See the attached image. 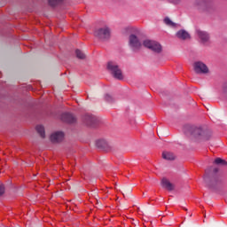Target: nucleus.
Wrapping results in <instances>:
<instances>
[{"label":"nucleus","mask_w":227,"mask_h":227,"mask_svg":"<svg viewBox=\"0 0 227 227\" xmlns=\"http://www.w3.org/2000/svg\"><path fill=\"white\" fill-rule=\"evenodd\" d=\"M193 6L200 13L206 15H212L215 12V5L212 0H194Z\"/></svg>","instance_id":"obj_1"},{"label":"nucleus","mask_w":227,"mask_h":227,"mask_svg":"<svg viewBox=\"0 0 227 227\" xmlns=\"http://www.w3.org/2000/svg\"><path fill=\"white\" fill-rule=\"evenodd\" d=\"M191 134L200 141H208L212 137V131L194 126L191 128Z\"/></svg>","instance_id":"obj_2"},{"label":"nucleus","mask_w":227,"mask_h":227,"mask_svg":"<svg viewBox=\"0 0 227 227\" xmlns=\"http://www.w3.org/2000/svg\"><path fill=\"white\" fill-rule=\"evenodd\" d=\"M128 45L133 52H137V51H141V47H143V43H141V40H139V37L137 35L131 34L129 36V42Z\"/></svg>","instance_id":"obj_3"},{"label":"nucleus","mask_w":227,"mask_h":227,"mask_svg":"<svg viewBox=\"0 0 227 227\" xmlns=\"http://www.w3.org/2000/svg\"><path fill=\"white\" fill-rule=\"evenodd\" d=\"M143 45L156 54H160V52H162V45H160L157 41L146 39L143 42Z\"/></svg>","instance_id":"obj_4"},{"label":"nucleus","mask_w":227,"mask_h":227,"mask_svg":"<svg viewBox=\"0 0 227 227\" xmlns=\"http://www.w3.org/2000/svg\"><path fill=\"white\" fill-rule=\"evenodd\" d=\"M94 35L99 40H103L106 42V40H109L111 38V28L109 27H103L101 28H98Z\"/></svg>","instance_id":"obj_5"},{"label":"nucleus","mask_w":227,"mask_h":227,"mask_svg":"<svg viewBox=\"0 0 227 227\" xmlns=\"http://www.w3.org/2000/svg\"><path fill=\"white\" fill-rule=\"evenodd\" d=\"M107 68L109 72H111L112 75L114 79H118V81H122L123 74L121 73V69L116 65L114 62H109L107 64Z\"/></svg>","instance_id":"obj_6"},{"label":"nucleus","mask_w":227,"mask_h":227,"mask_svg":"<svg viewBox=\"0 0 227 227\" xmlns=\"http://www.w3.org/2000/svg\"><path fill=\"white\" fill-rule=\"evenodd\" d=\"M196 35L200 40L202 45H208V43H210V34L208 32L201 29H197Z\"/></svg>","instance_id":"obj_7"},{"label":"nucleus","mask_w":227,"mask_h":227,"mask_svg":"<svg viewBox=\"0 0 227 227\" xmlns=\"http://www.w3.org/2000/svg\"><path fill=\"white\" fill-rule=\"evenodd\" d=\"M195 74H208V67L201 61L195 62L193 65Z\"/></svg>","instance_id":"obj_8"},{"label":"nucleus","mask_w":227,"mask_h":227,"mask_svg":"<svg viewBox=\"0 0 227 227\" xmlns=\"http://www.w3.org/2000/svg\"><path fill=\"white\" fill-rule=\"evenodd\" d=\"M82 121L85 125L91 127L95 125V123H97V117L92 114H87L83 116Z\"/></svg>","instance_id":"obj_9"},{"label":"nucleus","mask_w":227,"mask_h":227,"mask_svg":"<svg viewBox=\"0 0 227 227\" xmlns=\"http://www.w3.org/2000/svg\"><path fill=\"white\" fill-rule=\"evenodd\" d=\"M65 138V133L62 131H56L51 134V143H61V141Z\"/></svg>","instance_id":"obj_10"},{"label":"nucleus","mask_w":227,"mask_h":227,"mask_svg":"<svg viewBox=\"0 0 227 227\" xmlns=\"http://www.w3.org/2000/svg\"><path fill=\"white\" fill-rule=\"evenodd\" d=\"M61 120L66 121V123H75L77 121V119L75 118V116L68 113L63 114L61 115Z\"/></svg>","instance_id":"obj_11"},{"label":"nucleus","mask_w":227,"mask_h":227,"mask_svg":"<svg viewBox=\"0 0 227 227\" xmlns=\"http://www.w3.org/2000/svg\"><path fill=\"white\" fill-rule=\"evenodd\" d=\"M176 36L179 38V40H189L191 38V35H189V32L184 29L177 31Z\"/></svg>","instance_id":"obj_12"},{"label":"nucleus","mask_w":227,"mask_h":227,"mask_svg":"<svg viewBox=\"0 0 227 227\" xmlns=\"http://www.w3.org/2000/svg\"><path fill=\"white\" fill-rule=\"evenodd\" d=\"M161 187L167 189V191H175V184H171V182L166 178L161 180Z\"/></svg>","instance_id":"obj_13"},{"label":"nucleus","mask_w":227,"mask_h":227,"mask_svg":"<svg viewBox=\"0 0 227 227\" xmlns=\"http://www.w3.org/2000/svg\"><path fill=\"white\" fill-rule=\"evenodd\" d=\"M162 159H165V160H175V154L169 152H163Z\"/></svg>","instance_id":"obj_14"},{"label":"nucleus","mask_w":227,"mask_h":227,"mask_svg":"<svg viewBox=\"0 0 227 227\" xmlns=\"http://www.w3.org/2000/svg\"><path fill=\"white\" fill-rule=\"evenodd\" d=\"M163 22L166 26H168V27H176V23L173 22L168 17H166Z\"/></svg>","instance_id":"obj_15"},{"label":"nucleus","mask_w":227,"mask_h":227,"mask_svg":"<svg viewBox=\"0 0 227 227\" xmlns=\"http://www.w3.org/2000/svg\"><path fill=\"white\" fill-rule=\"evenodd\" d=\"M36 131L42 137H45V129L42 125L36 126Z\"/></svg>","instance_id":"obj_16"},{"label":"nucleus","mask_w":227,"mask_h":227,"mask_svg":"<svg viewBox=\"0 0 227 227\" xmlns=\"http://www.w3.org/2000/svg\"><path fill=\"white\" fill-rule=\"evenodd\" d=\"M75 54L76 58H78L79 59H84V58H86V55L82 51H81V50H76Z\"/></svg>","instance_id":"obj_17"},{"label":"nucleus","mask_w":227,"mask_h":227,"mask_svg":"<svg viewBox=\"0 0 227 227\" xmlns=\"http://www.w3.org/2000/svg\"><path fill=\"white\" fill-rule=\"evenodd\" d=\"M215 164H220L222 166H227V161L223 160V159H221V158H216L215 160Z\"/></svg>","instance_id":"obj_18"},{"label":"nucleus","mask_w":227,"mask_h":227,"mask_svg":"<svg viewBox=\"0 0 227 227\" xmlns=\"http://www.w3.org/2000/svg\"><path fill=\"white\" fill-rule=\"evenodd\" d=\"M61 1H63V0H48V3L50 4V6H56L58 4H59V3H61Z\"/></svg>","instance_id":"obj_19"},{"label":"nucleus","mask_w":227,"mask_h":227,"mask_svg":"<svg viewBox=\"0 0 227 227\" xmlns=\"http://www.w3.org/2000/svg\"><path fill=\"white\" fill-rule=\"evenodd\" d=\"M171 4L178 5L184 3V0H168Z\"/></svg>","instance_id":"obj_20"},{"label":"nucleus","mask_w":227,"mask_h":227,"mask_svg":"<svg viewBox=\"0 0 227 227\" xmlns=\"http://www.w3.org/2000/svg\"><path fill=\"white\" fill-rule=\"evenodd\" d=\"M204 181L206 182L207 187H212V184H210V176H205Z\"/></svg>","instance_id":"obj_21"},{"label":"nucleus","mask_w":227,"mask_h":227,"mask_svg":"<svg viewBox=\"0 0 227 227\" xmlns=\"http://www.w3.org/2000/svg\"><path fill=\"white\" fill-rule=\"evenodd\" d=\"M105 98L107 102H114V98L111 94H106Z\"/></svg>","instance_id":"obj_22"},{"label":"nucleus","mask_w":227,"mask_h":227,"mask_svg":"<svg viewBox=\"0 0 227 227\" xmlns=\"http://www.w3.org/2000/svg\"><path fill=\"white\" fill-rule=\"evenodd\" d=\"M123 196H128V194H130L132 192V189L130 188H123L122 189Z\"/></svg>","instance_id":"obj_23"},{"label":"nucleus","mask_w":227,"mask_h":227,"mask_svg":"<svg viewBox=\"0 0 227 227\" xmlns=\"http://www.w3.org/2000/svg\"><path fill=\"white\" fill-rule=\"evenodd\" d=\"M3 194H4V186L0 185V196H3Z\"/></svg>","instance_id":"obj_24"},{"label":"nucleus","mask_w":227,"mask_h":227,"mask_svg":"<svg viewBox=\"0 0 227 227\" xmlns=\"http://www.w3.org/2000/svg\"><path fill=\"white\" fill-rule=\"evenodd\" d=\"M102 145H104V140H99V141L97 142V146L102 147V146H104Z\"/></svg>","instance_id":"obj_25"},{"label":"nucleus","mask_w":227,"mask_h":227,"mask_svg":"<svg viewBox=\"0 0 227 227\" xmlns=\"http://www.w3.org/2000/svg\"><path fill=\"white\" fill-rule=\"evenodd\" d=\"M214 173H217V171H219V169H217V168H214Z\"/></svg>","instance_id":"obj_26"}]
</instances>
